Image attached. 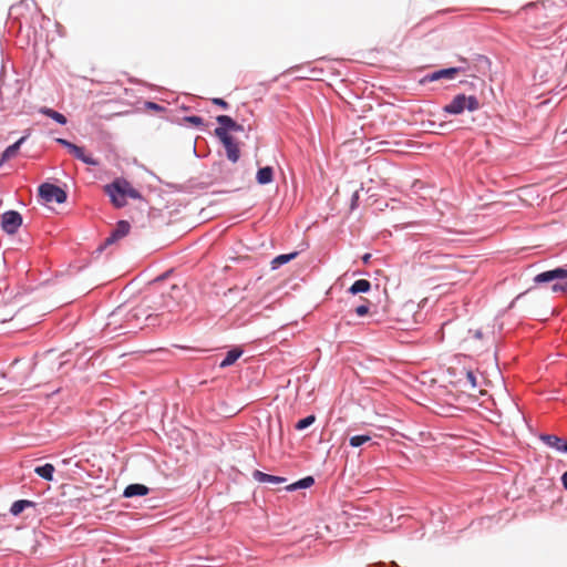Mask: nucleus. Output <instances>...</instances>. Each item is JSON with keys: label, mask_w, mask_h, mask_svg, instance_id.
<instances>
[{"label": "nucleus", "mask_w": 567, "mask_h": 567, "mask_svg": "<svg viewBox=\"0 0 567 567\" xmlns=\"http://www.w3.org/2000/svg\"><path fill=\"white\" fill-rule=\"evenodd\" d=\"M148 300H144L142 303L126 309L124 306L117 307L112 313L111 319L116 322L123 320L126 329L144 328V320L147 311Z\"/></svg>", "instance_id": "obj_1"}, {"label": "nucleus", "mask_w": 567, "mask_h": 567, "mask_svg": "<svg viewBox=\"0 0 567 567\" xmlns=\"http://www.w3.org/2000/svg\"><path fill=\"white\" fill-rule=\"evenodd\" d=\"M481 103L476 95L456 94L452 101L443 106V112L450 115H460L464 111L475 112L480 110Z\"/></svg>", "instance_id": "obj_2"}, {"label": "nucleus", "mask_w": 567, "mask_h": 567, "mask_svg": "<svg viewBox=\"0 0 567 567\" xmlns=\"http://www.w3.org/2000/svg\"><path fill=\"white\" fill-rule=\"evenodd\" d=\"M567 280V268L557 267L550 270L543 271L533 278L535 286L548 287L555 293V285H564Z\"/></svg>", "instance_id": "obj_3"}, {"label": "nucleus", "mask_w": 567, "mask_h": 567, "mask_svg": "<svg viewBox=\"0 0 567 567\" xmlns=\"http://www.w3.org/2000/svg\"><path fill=\"white\" fill-rule=\"evenodd\" d=\"M127 181L125 178H115L112 183L104 186L105 194L116 208L124 207L126 202Z\"/></svg>", "instance_id": "obj_4"}, {"label": "nucleus", "mask_w": 567, "mask_h": 567, "mask_svg": "<svg viewBox=\"0 0 567 567\" xmlns=\"http://www.w3.org/2000/svg\"><path fill=\"white\" fill-rule=\"evenodd\" d=\"M38 195L45 203L63 204L68 199V193L60 186L51 183H42L38 187Z\"/></svg>", "instance_id": "obj_5"}, {"label": "nucleus", "mask_w": 567, "mask_h": 567, "mask_svg": "<svg viewBox=\"0 0 567 567\" xmlns=\"http://www.w3.org/2000/svg\"><path fill=\"white\" fill-rule=\"evenodd\" d=\"M23 218L22 215L18 210H6L1 215V229L7 235H14L18 233L19 228L22 226Z\"/></svg>", "instance_id": "obj_6"}, {"label": "nucleus", "mask_w": 567, "mask_h": 567, "mask_svg": "<svg viewBox=\"0 0 567 567\" xmlns=\"http://www.w3.org/2000/svg\"><path fill=\"white\" fill-rule=\"evenodd\" d=\"M131 229V225L127 220L121 219L116 223L115 228L111 231L110 236L105 238V240L95 249V254L100 255L104 251V249L125 237Z\"/></svg>", "instance_id": "obj_7"}, {"label": "nucleus", "mask_w": 567, "mask_h": 567, "mask_svg": "<svg viewBox=\"0 0 567 567\" xmlns=\"http://www.w3.org/2000/svg\"><path fill=\"white\" fill-rule=\"evenodd\" d=\"M465 71V66L444 68L426 74L421 82H434L441 79H453L457 73Z\"/></svg>", "instance_id": "obj_8"}, {"label": "nucleus", "mask_w": 567, "mask_h": 567, "mask_svg": "<svg viewBox=\"0 0 567 567\" xmlns=\"http://www.w3.org/2000/svg\"><path fill=\"white\" fill-rule=\"evenodd\" d=\"M219 142L223 144L225 151H226V157L229 162L233 164L237 163L240 158V150L239 145L236 142L234 136H226V137H217Z\"/></svg>", "instance_id": "obj_9"}, {"label": "nucleus", "mask_w": 567, "mask_h": 567, "mask_svg": "<svg viewBox=\"0 0 567 567\" xmlns=\"http://www.w3.org/2000/svg\"><path fill=\"white\" fill-rule=\"evenodd\" d=\"M218 126L215 128L214 134L216 137L231 136L229 132H234L236 121L229 115H218L216 117Z\"/></svg>", "instance_id": "obj_10"}, {"label": "nucleus", "mask_w": 567, "mask_h": 567, "mask_svg": "<svg viewBox=\"0 0 567 567\" xmlns=\"http://www.w3.org/2000/svg\"><path fill=\"white\" fill-rule=\"evenodd\" d=\"M169 319L166 318L164 312L157 313L152 311V307L148 303L147 311L144 320V327H161L163 324H167Z\"/></svg>", "instance_id": "obj_11"}, {"label": "nucleus", "mask_w": 567, "mask_h": 567, "mask_svg": "<svg viewBox=\"0 0 567 567\" xmlns=\"http://www.w3.org/2000/svg\"><path fill=\"white\" fill-rule=\"evenodd\" d=\"M150 493V488L144 484H130L127 485L123 491V497L125 498H132V497H140L145 496Z\"/></svg>", "instance_id": "obj_12"}, {"label": "nucleus", "mask_w": 567, "mask_h": 567, "mask_svg": "<svg viewBox=\"0 0 567 567\" xmlns=\"http://www.w3.org/2000/svg\"><path fill=\"white\" fill-rule=\"evenodd\" d=\"M252 477L255 481H257L259 483H269V484H275V485L285 483L287 481L286 477L267 474L259 470H255L252 472Z\"/></svg>", "instance_id": "obj_13"}, {"label": "nucleus", "mask_w": 567, "mask_h": 567, "mask_svg": "<svg viewBox=\"0 0 567 567\" xmlns=\"http://www.w3.org/2000/svg\"><path fill=\"white\" fill-rule=\"evenodd\" d=\"M27 135L20 137L17 142H14L13 144L9 145L1 154L0 156V167L11 157H13L18 151L20 150L21 145L24 143V141L27 140Z\"/></svg>", "instance_id": "obj_14"}, {"label": "nucleus", "mask_w": 567, "mask_h": 567, "mask_svg": "<svg viewBox=\"0 0 567 567\" xmlns=\"http://www.w3.org/2000/svg\"><path fill=\"white\" fill-rule=\"evenodd\" d=\"M37 503L33 502V501H29V499H18L16 502L12 503L10 509H9V513L12 515V516H19L20 514H22L27 508H35L37 507Z\"/></svg>", "instance_id": "obj_15"}, {"label": "nucleus", "mask_w": 567, "mask_h": 567, "mask_svg": "<svg viewBox=\"0 0 567 567\" xmlns=\"http://www.w3.org/2000/svg\"><path fill=\"white\" fill-rule=\"evenodd\" d=\"M243 353L244 350L239 347L230 349L226 353L225 358L220 361L219 368L224 369L233 365L243 355Z\"/></svg>", "instance_id": "obj_16"}, {"label": "nucleus", "mask_w": 567, "mask_h": 567, "mask_svg": "<svg viewBox=\"0 0 567 567\" xmlns=\"http://www.w3.org/2000/svg\"><path fill=\"white\" fill-rule=\"evenodd\" d=\"M539 440L547 445L550 449H554L555 451L559 452L561 449L563 443L565 442V439L559 437L555 434H546L542 433L539 435Z\"/></svg>", "instance_id": "obj_17"}, {"label": "nucleus", "mask_w": 567, "mask_h": 567, "mask_svg": "<svg viewBox=\"0 0 567 567\" xmlns=\"http://www.w3.org/2000/svg\"><path fill=\"white\" fill-rule=\"evenodd\" d=\"M74 151L71 152V154L82 163L90 165V166H97L100 163L96 158H94L92 155H87L84 152V147L76 145Z\"/></svg>", "instance_id": "obj_18"}, {"label": "nucleus", "mask_w": 567, "mask_h": 567, "mask_svg": "<svg viewBox=\"0 0 567 567\" xmlns=\"http://www.w3.org/2000/svg\"><path fill=\"white\" fill-rule=\"evenodd\" d=\"M274 181V168L271 166L260 167L256 174V182L259 185H268Z\"/></svg>", "instance_id": "obj_19"}, {"label": "nucleus", "mask_w": 567, "mask_h": 567, "mask_svg": "<svg viewBox=\"0 0 567 567\" xmlns=\"http://www.w3.org/2000/svg\"><path fill=\"white\" fill-rule=\"evenodd\" d=\"M371 290V282L367 279L355 280L348 289V292L352 296L359 293H367Z\"/></svg>", "instance_id": "obj_20"}, {"label": "nucleus", "mask_w": 567, "mask_h": 567, "mask_svg": "<svg viewBox=\"0 0 567 567\" xmlns=\"http://www.w3.org/2000/svg\"><path fill=\"white\" fill-rule=\"evenodd\" d=\"M54 472L55 468L51 463H45L34 468V473L48 482H52L54 480Z\"/></svg>", "instance_id": "obj_21"}, {"label": "nucleus", "mask_w": 567, "mask_h": 567, "mask_svg": "<svg viewBox=\"0 0 567 567\" xmlns=\"http://www.w3.org/2000/svg\"><path fill=\"white\" fill-rule=\"evenodd\" d=\"M315 484V478L312 476H305L285 487L287 492H295L298 489L309 488Z\"/></svg>", "instance_id": "obj_22"}, {"label": "nucleus", "mask_w": 567, "mask_h": 567, "mask_svg": "<svg viewBox=\"0 0 567 567\" xmlns=\"http://www.w3.org/2000/svg\"><path fill=\"white\" fill-rule=\"evenodd\" d=\"M298 255H299L298 251H291L289 254H281V255L276 256L270 262L271 269L276 270V269L280 268L281 266L293 260Z\"/></svg>", "instance_id": "obj_23"}, {"label": "nucleus", "mask_w": 567, "mask_h": 567, "mask_svg": "<svg viewBox=\"0 0 567 567\" xmlns=\"http://www.w3.org/2000/svg\"><path fill=\"white\" fill-rule=\"evenodd\" d=\"M460 383L463 386H470V389H476L478 386V379L476 373L473 370H464V378L460 379Z\"/></svg>", "instance_id": "obj_24"}, {"label": "nucleus", "mask_w": 567, "mask_h": 567, "mask_svg": "<svg viewBox=\"0 0 567 567\" xmlns=\"http://www.w3.org/2000/svg\"><path fill=\"white\" fill-rule=\"evenodd\" d=\"M40 112L42 114L47 115L48 117H50L51 120H53L54 122H56L58 124H60V125H65L68 123L66 117L62 113H60V112H58V111H55L53 109L42 107L40 110Z\"/></svg>", "instance_id": "obj_25"}, {"label": "nucleus", "mask_w": 567, "mask_h": 567, "mask_svg": "<svg viewBox=\"0 0 567 567\" xmlns=\"http://www.w3.org/2000/svg\"><path fill=\"white\" fill-rule=\"evenodd\" d=\"M372 442V436L369 434H357L349 439V444L352 447H361L365 443Z\"/></svg>", "instance_id": "obj_26"}, {"label": "nucleus", "mask_w": 567, "mask_h": 567, "mask_svg": "<svg viewBox=\"0 0 567 567\" xmlns=\"http://www.w3.org/2000/svg\"><path fill=\"white\" fill-rule=\"evenodd\" d=\"M217 166H218V169L220 173V176H219L220 182L230 184L235 181L234 173H233L231 168L224 167L223 164H218Z\"/></svg>", "instance_id": "obj_27"}, {"label": "nucleus", "mask_w": 567, "mask_h": 567, "mask_svg": "<svg viewBox=\"0 0 567 567\" xmlns=\"http://www.w3.org/2000/svg\"><path fill=\"white\" fill-rule=\"evenodd\" d=\"M315 421H316V415L315 414L307 415L306 417L300 419L295 424V429L297 431H303V430L308 429L309 426H311L315 423Z\"/></svg>", "instance_id": "obj_28"}, {"label": "nucleus", "mask_w": 567, "mask_h": 567, "mask_svg": "<svg viewBox=\"0 0 567 567\" xmlns=\"http://www.w3.org/2000/svg\"><path fill=\"white\" fill-rule=\"evenodd\" d=\"M34 4H35V3H34V1H33V0H21L19 3H17V4H12V6L10 7L9 14H10V16H14V14H16V12H17L18 10L22 9V8H25V9H28V10H30V9H31V7H33Z\"/></svg>", "instance_id": "obj_29"}, {"label": "nucleus", "mask_w": 567, "mask_h": 567, "mask_svg": "<svg viewBox=\"0 0 567 567\" xmlns=\"http://www.w3.org/2000/svg\"><path fill=\"white\" fill-rule=\"evenodd\" d=\"M473 60L477 63V65L480 66V70H482V71L489 70L491 60L486 55L474 54Z\"/></svg>", "instance_id": "obj_30"}, {"label": "nucleus", "mask_w": 567, "mask_h": 567, "mask_svg": "<svg viewBox=\"0 0 567 567\" xmlns=\"http://www.w3.org/2000/svg\"><path fill=\"white\" fill-rule=\"evenodd\" d=\"M183 120H184V122L189 123L199 128H203L205 125L204 118L198 115H187V116H184Z\"/></svg>", "instance_id": "obj_31"}, {"label": "nucleus", "mask_w": 567, "mask_h": 567, "mask_svg": "<svg viewBox=\"0 0 567 567\" xmlns=\"http://www.w3.org/2000/svg\"><path fill=\"white\" fill-rule=\"evenodd\" d=\"M126 197H130L132 199H138L142 202H146L144 196L141 194L140 190L132 187L131 184L127 182V188H126Z\"/></svg>", "instance_id": "obj_32"}, {"label": "nucleus", "mask_w": 567, "mask_h": 567, "mask_svg": "<svg viewBox=\"0 0 567 567\" xmlns=\"http://www.w3.org/2000/svg\"><path fill=\"white\" fill-rule=\"evenodd\" d=\"M362 189H363V186L361 185V187L359 189H355L352 193L351 198H350V212H353L359 207L360 192Z\"/></svg>", "instance_id": "obj_33"}, {"label": "nucleus", "mask_w": 567, "mask_h": 567, "mask_svg": "<svg viewBox=\"0 0 567 567\" xmlns=\"http://www.w3.org/2000/svg\"><path fill=\"white\" fill-rule=\"evenodd\" d=\"M144 107L146 110L154 111V112H165L166 111L165 106H163L156 102H153V101H146L144 103Z\"/></svg>", "instance_id": "obj_34"}, {"label": "nucleus", "mask_w": 567, "mask_h": 567, "mask_svg": "<svg viewBox=\"0 0 567 567\" xmlns=\"http://www.w3.org/2000/svg\"><path fill=\"white\" fill-rule=\"evenodd\" d=\"M11 298L12 291H8L7 289L0 288V308L7 306Z\"/></svg>", "instance_id": "obj_35"}, {"label": "nucleus", "mask_w": 567, "mask_h": 567, "mask_svg": "<svg viewBox=\"0 0 567 567\" xmlns=\"http://www.w3.org/2000/svg\"><path fill=\"white\" fill-rule=\"evenodd\" d=\"M369 310H370L369 302H365V303H362V305H359L358 307H355L354 312L358 317H364L365 315L369 313Z\"/></svg>", "instance_id": "obj_36"}, {"label": "nucleus", "mask_w": 567, "mask_h": 567, "mask_svg": "<svg viewBox=\"0 0 567 567\" xmlns=\"http://www.w3.org/2000/svg\"><path fill=\"white\" fill-rule=\"evenodd\" d=\"M212 103L214 105H217L218 107L223 109V110H228L229 107V104L228 102H226L224 99L221 97H214L212 99Z\"/></svg>", "instance_id": "obj_37"}, {"label": "nucleus", "mask_w": 567, "mask_h": 567, "mask_svg": "<svg viewBox=\"0 0 567 567\" xmlns=\"http://www.w3.org/2000/svg\"><path fill=\"white\" fill-rule=\"evenodd\" d=\"M533 288H529L527 289L526 291L524 292H520L519 295H517L512 301L511 303L508 305V308L512 309L515 307V303L523 297L525 296L527 292H529Z\"/></svg>", "instance_id": "obj_38"}, {"label": "nucleus", "mask_w": 567, "mask_h": 567, "mask_svg": "<svg viewBox=\"0 0 567 567\" xmlns=\"http://www.w3.org/2000/svg\"><path fill=\"white\" fill-rule=\"evenodd\" d=\"M554 290H555V293H566L567 292V280L564 281L563 286L555 285Z\"/></svg>", "instance_id": "obj_39"}, {"label": "nucleus", "mask_w": 567, "mask_h": 567, "mask_svg": "<svg viewBox=\"0 0 567 567\" xmlns=\"http://www.w3.org/2000/svg\"><path fill=\"white\" fill-rule=\"evenodd\" d=\"M560 481H561L564 489L567 491V471L563 473Z\"/></svg>", "instance_id": "obj_40"}, {"label": "nucleus", "mask_w": 567, "mask_h": 567, "mask_svg": "<svg viewBox=\"0 0 567 567\" xmlns=\"http://www.w3.org/2000/svg\"><path fill=\"white\" fill-rule=\"evenodd\" d=\"M55 142L65 148V146L68 145V143L70 141L66 140V138L59 137V138L55 140Z\"/></svg>", "instance_id": "obj_41"}, {"label": "nucleus", "mask_w": 567, "mask_h": 567, "mask_svg": "<svg viewBox=\"0 0 567 567\" xmlns=\"http://www.w3.org/2000/svg\"><path fill=\"white\" fill-rule=\"evenodd\" d=\"M76 147V144L72 143V142H69L68 145L65 146V148L68 150V152L71 154V152H73Z\"/></svg>", "instance_id": "obj_42"}, {"label": "nucleus", "mask_w": 567, "mask_h": 567, "mask_svg": "<svg viewBox=\"0 0 567 567\" xmlns=\"http://www.w3.org/2000/svg\"><path fill=\"white\" fill-rule=\"evenodd\" d=\"M370 259H371V254H369V252H367L362 256V262L365 265L369 264Z\"/></svg>", "instance_id": "obj_43"}, {"label": "nucleus", "mask_w": 567, "mask_h": 567, "mask_svg": "<svg viewBox=\"0 0 567 567\" xmlns=\"http://www.w3.org/2000/svg\"><path fill=\"white\" fill-rule=\"evenodd\" d=\"M473 336H474V338H476V339H482V338H483V332H482V330H481V329H477V330H475V331H474V334H473Z\"/></svg>", "instance_id": "obj_44"}, {"label": "nucleus", "mask_w": 567, "mask_h": 567, "mask_svg": "<svg viewBox=\"0 0 567 567\" xmlns=\"http://www.w3.org/2000/svg\"><path fill=\"white\" fill-rule=\"evenodd\" d=\"M460 62L462 63L460 66H465L466 70L468 69V61L465 58H460Z\"/></svg>", "instance_id": "obj_45"}, {"label": "nucleus", "mask_w": 567, "mask_h": 567, "mask_svg": "<svg viewBox=\"0 0 567 567\" xmlns=\"http://www.w3.org/2000/svg\"><path fill=\"white\" fill-rule=\"evenodd\" d=\"M559 453H563V454H566V455H567V441H566V440H565V442L563 443V445H561V449H560Z\"/></svg>", "instance_id": "obj_46"}, {"label": "nucleus", "mask_w": 567, "mask_h": 567, "mask_svg": "<svg viewBox=\"0 0 567 567\" xmlns=\"http://www.w3.org/2000/svg\"><path fill=\"white\" fill-rule=\"evenodd\" d=\"M8 89H9V87H8L7 85L1 84V85H0V95H4V94H6V92L8 91Z\"/></svg>", "instance_id": "obj_47"}, {"label": "nucleus", "mask_w": 567, "mask_h": 567, "mask_svg": "<svg viewBox=\"0 0 567 567\" xmlns=\"http://www.w3.org/2000/svg\"><path fill=\"white\" fill-rule=\"evenodd\" d=\"M234 132H241L244 130V126L241 124L235 123Z\"/></svg>", "instance_id": "obj_48"}, {"label": "nucleus", "mask_w": 567, "mask_h": 567, "mask_svg": "<svg viewBox=\"0 0 567 567\" xmlns=\"http://www.w3.org/2000/svg\"><path fill=\"white\" fill-rule=\"evenodd\" d=\"M461 83H463V84H468L471 87H473V86H474V83H473V82L462 81Z\"/></svg>", "instance_id": "obj_49"}, {"label": "nucleus", "mask_w": 567, "mask_h": 567, "mask_svg": "<svg viewBox=\"0 0 567 567\" xmlns=\"http://www.w3.org/2000/svg\"><path fill=\"white\" fill-rule=\"evenodd\" d=\"M316 72H317V70H316V69H311V70H310V73H311V74H315Z\"/></svg>", "instance_id": "obj_50"}]
</instances>
